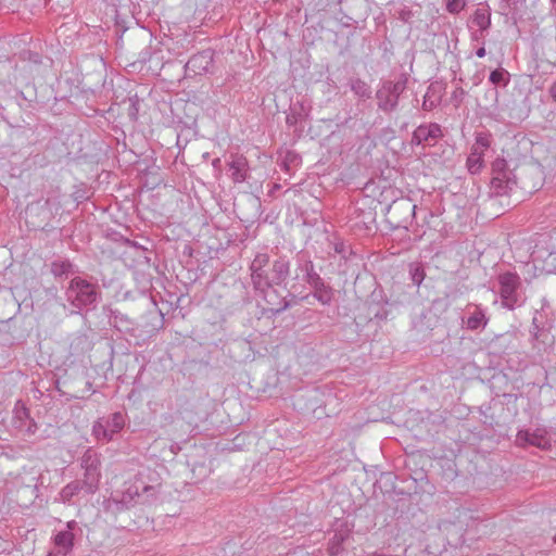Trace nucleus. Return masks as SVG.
<instances>
[{
    "mask_svg": "<svg viewBox=\"0 0 556 556\" xmlns=\"http://www.w3.org/2000/svg\"><path fill=\"white\" fill-rule=\"evenodd\" d=\"M160 485L156 472L148 467L142 468L131 481L126 483L121 497L115 502L125 508L138 503H149L155 496L156 488Z\"/></svg>",
    "mask_w": 556,
    "mask_h": 556,
    "instance_id": "1",
    "label": "nucleus"
},
{
    "mask_svg": "<svg viewBox=\"0 0 556 556\" xmlns=\"http://www.w3.org/2000/svg\"><path fill=\"white\" fill-rule=\"evenodd\" d=\"M546 306L547 301L543 300L541 311H535L529 328L531 351L535 356L548 354L555 344V337L552 334L553 321L543 316Z\"/></svg>",
    "mask_w": 556,
    "mask_h": 556,
    "instance_id": "2",
    "label": "nucleus"
},
{
    "mask_svg": "<svg viewBox=\"0 0 556 556\" xmlns=\"http://www.w3.org/2000/svg\"><path fill=\"white\" fill-rule=\"evenodd\" d=\"M65 296L67 302L76 308L75 313H79L84 308H96L101 300L98 285L81 277L71 279L65 290Z\"/></svg>",
    "mask_w": 556,
    "mask_h": 556,
    "instance_id": "3",
    "label": "nucleus"
},
{
    "mask_svg": "<svg viewBox=\"0 0 556 556\" xmlns=\"http://www.w3.org/2000/svg\"><path fill=\"white\" fill-rule=\"evenodd\" d=\"M497 285L503 307L514 311L525 305L527 296L523 292L521 278L517 273L505 271L500 274Z\"/></svg>",
    "mask_w": 556,
    "mask_h": 556,
    "instance_id": "4",
    "label": "nucleus"
},
{
    "mask_svg": "<svg viewBox=\"0 0 556 556\" xmlns=\"http://www.w3.org/2000/svg\"><path fill=\"white\" fill-rule=\"evenodd\" d=\"M491 175V191L494 195H507L517 185L516 175L504 157H496L492 162Z\"/></svg>",
    "mask_w": 556,
    "mask_h": 556,
    "instance_id": "5",
    "label": "nucleus"
},
{
    "mask_svg": "<svg viewBox=\"0 0 556 556\" xmlns=\"http://www.w3.org/2000/svg\"><path fill=\"white\" fill-rule=\"evenodd\" d=\"M80 467L84 469V477L79 481L85 485V493L94 494L101 479L100 454L92 448H87L80 457Z\"/></svg>",
    "mask_w": 556,
    "mask_h": 556,
    "instance_id": "6",
    "label": "nucleus"
},
{
    "mask_svg": "<svg viewBox=\"0 0 556 556\" xmlns=\"http://www.w3.org/2000/svg\"><path fill=\"white\" fill-rule=\"evenodd\" d=\"M276 287L278 286L269 283L268 280H265L263 277L257 279L255 288H253L256 294L265 301L267 309L275 315L285 312L291 305L287 298L279 293Z\"/></svg>",
    "mask_w": 556,
    "mask_h": 556,
    "instance_id": "7",
    "label": "nucleus"
},
{
    "mask_svg": "<svg viewBox=\"0 0 556 556\" xmlns=\"http://www.w3.org/2000/svg\"><path fill=\"white\" fill-rule=\"evenodd\" d=\"M308 401L312 403V412L317 418L329 417L334 414L338 406V399L330 389H314L309 392Z\"/></svg>",
    "mask_w": 556,
    "mask_h": 556,
    "instance_id": "8",
    "label": "nucleus"
},
{
    "mask_svg": "<svg viewBox=\"0 0 556 556\" xmlns=\"http://www.w3.org/2000/svg\"><path fill=\"white\" fill-rule=\"evenodd\" d=\"M443 136L441 126L437 123L419 125L413 132L410 143L413 146L432 144Z\"/></svg>",
    "mask_w": 556,
    "mask_h": 556,
    "instance_id": "9",
    "label": "nucleus"
},
{
    "mask_svg": "<svg viewBox=\"0 0 556 556\" xmlns=\"http://www.w3.org/2000/svg\"><path fill=\"white\" fill-rule=\"evenodd\" d=\"M250 277L253 288L258 278L270 279V255L268 252H257L250 264Z\"/></svg>",
    "mask_w": 556,
    "mask_h": 556,
    "instance_id": "10",
    "label": "nucleus"
},
{
    "mask_svg": "<svg viewBox=\"0 0 556 556\" xmlns=\"http://www.w3.org/2000/svg\"><path fill=\"white\" fill-rule=\"evenodd\" d=\"M291 274V263L286 255H279L275 260H270V279L269 283L277 286H287V280Z\"/></svg>",
    "mask_w": 556,
    "mask_h": 556,
    "instance_id": "11",
    "label": "nucleus"
},
{
    "mask_svg": "<svg viewBox=\"0 0 556 556\" xmlns=\"http://www.w3.org/2000/svg\"><path fill=\"white\" fill-rule=\"evenodd\" d=\"M214 52L211 49L203 50L192 55L186 64V71L193 75H203L213 66Z\"/></svg>",
    "mask_w": 556,
    "mask_h": 556,
    "instance_id": "12",
    "label": "nucleus"
},
{
    "mask_svg": "<svg viewBox=\"0 0 556 556\" xmlns=\"http://www.w3.org/2000/svg\"><path fill=\"white\" fill-rule=\"evenodd\" d=\"M296 276L295 279L302 274V279L311 286L320 278V275L315 270V265L306 252H299L295 257Z\"/></svg>",
    "mask_w": 556,
    "mask_h": 556,
    "instance_id": "13",
    "label": "nucleus"
},
{
    "mask_svg": "<svg viewBox=\"0 0 556 556\" xmlns=\"http://www.w3.org/2000/svg\"><path fill=\"white\" fill-rule=\"evenodd\" d=\"M378 295L374 292L371 294V300L368 303V315L370 317V321L375 320L378 325L386 321L391 314V303L388 299H383L381 294H379L380 299H377Z\"/></svg>",
    "mask_w": 556,
    "mask_h": 556,
    "instance_id": "14",
    "label": "nucleus"
},
{
    "mask_svg": "<svg viewBox=\"0 0 556 556\" xmlns=\"http://www.w3.org/2000/svg\"><path fill=\"white\" fill-rule=\"evenodd\" d=\"M14 427L28 435L37 431V424L30 417L29 409L21 401L14 407Z\"/></svg>",
    "mask_w": 556,
    "mask_h": 556,
    "instance_id": "15",
    "label": "nucleus"
},
{
    "mask_svg": "<svg viewBox=\"0 0 556 556\" xmlns=\"http://www.w3.org/2000/svg\"><path fill=\"white\" fill-rule=\"evenodd\" d=\"M517 340V332L506 331L495 336L490 342V348L494 354H510L516 351Z\"/></svg>",
    "mask_w": 556,
    "mask_h": 556,
    "instance_id": "16",
    "label": "nucleus"
},
{
    "mask_svg": "<svg viewBox=\"0 0 556 556\" xmlns=\"http://www.w3.org/2000/svg\"><path fill=\"white\" fill-rule=\"evenodd\" d=\"M50 274L56 281H64L76 273V266L64 257H56L49 264Z\"/></svg>",
    "mask_w": 556,
    "mask_h": 556,
    "instance_id": "17",
    "label": "nucleus"
},
{
    "mask_svg": "<svg viewBox=\"0 0 556 556\" xmlns=\"http://www.w3.org/2000/svg\"><path fill=\"white\" fill-rule=\"evenodd\" d=\"M228 163L230 177L235 184H241L247 179L248 160L243 155L232 154Z\"/></svg>",
    "mask_w": 556,
    "mask_h": 556,
    "instance_id": "18",
    "label": "nucleus"
},
{
    "mask_svg": "<svg viewBox=\"0 0 556 556\" xmlns=\"http://www.w3.org/2000/svg\"><path fill=\"white\" fill-rule=\"evenodd\" d=\"M376 98L378 109L386 113L394 111L399 104L397 98L390 91V87H387L383 83L376 91Z\"/></svg>",
    "mask_w": 556,
    "mask_h": 556,
    "instance_id": "19",
    "label": "nucleus"
},
{
    "mask_svg": "<svg viewBox=\"0 0 556 556\" xmlns=\"http://www.w3.org/2000/svg\"><path fill=\"white\" fill-rule=\"evenodd\" d=\"M54 545L56 553H50L49 556H65L70 553L74 545V534L70 530L60 531L54 536Z\"/></svg>",
    "mask_w": 556,
    "mask_h": 556,
    "instance_id": "20",
    "label": "nucleus"
},
{
    "mask_svg": "<svg viewBox=\"0 0 556 556\" xmlns=\"http://www.w3.org/2000/svg\"><path fill=\"white\" fill-rule=\"evenodd\" d=\"M313 289V296L323 305H329L334 296L333 289L320 277L309 286Z\"/></svg>",
    "mask_w": 556,
    "mask_h": 556,
    "instance_id": "21",
    "label": "nucleus"
},
{
    "mask_svg": "<svg viewBox=\"0 0 556 556\" xmlns=\"http://www.w3.org/2000/svg\"><path fill=\"white\" fill-rule=\"evenodd\" d=\"M488 321L489 318L485 316L484 311L480 306L473 305V312L469 314L464 324L469 330H478L483 329L488 325Z\"/></svg>",
    "mask_w": 556,
    "mask_h": 556,
    "instance_id": "22",
    "label": "nucleus"
},
{
    "mask_svg": "<svg viewBox=\"0 0 556 556\" xmlns=\"http://www.w3.org/2000/svg\"><path fill=\"white\" fill-rule=\"evenodd\" d=\"M308 115V111L304 106L303 102H295L290 105L289 113L286 117L288 126H296L302 123Z\"/></svg>",
    "mask_w": 556,
    "mask_h": 556,
    "instance_id": "23",
    "label": "nucleus"
},
{
    "mask_svg": "<svg viewBox=\"0 0 556 556\" xmlns=\"http://www.w3.org/2000/svg\"><path fill=\"white\" fill-rule=\"evenodd\" d=\"M416 205L413 204L410 201L408 200H402L400 202H393L392 205H390L389 207V212L390 214H396V213H404L406 214V217L401 222L403 224L404 227H406L405 224L408 223V220H412L414 217H415V210H416Z\"/></svg>",
    "mask_w": 556,
    "mask_h": 556,
    "instance_id": "24",
    "label": "nucleus"
},
{
    "mask_svg": "<svg viewBox=\"0 0 556 556\" xmlns=\"http://www.w3.org/2000/svg\"><path fill=\"white\" fill-rule=\"evenodd\" d=\"M471 22L480 30L486 31L491 27V10L488 5L479 7L473 12Z\"/></svg>",
    "mask_w": 556,
    "mask_h": 556,
    "instance_id": "25",
    "label": "nucleus"
},
{
    "mask_svg": "<svg viewBox=\"0 0 556 556\" xmlns=\"http://www.w3.org/2000/svg\"><path fill=\"white\" fill-rule=\"evenodd\" d=\"M349 538L348 531H336L332 538L329 539L327 545V553L329 556H338L343 551V543Z\"/></svg>",
    "mask_w": 556,
    "mask_h": 556,
    "instance_id": "26",
    "label": "nucleus"
},
{
    "mask_svg": "<svg viewBox=\"0 0 556 556\" xmlns=\"http://www.w3.org/2000/svg\"><path fill=\"white\" fill-rule=\"evenodd\" d=\"M85 492V485L79 480H74L67 483L59 493L62 503H68L79 492Z\"/></svg>",
    "mask_w": 556,
    "mask_h": 556,
    "instance_id": "27",
    "label": "nucleus"
},
{
    "mask_svg": "<svg viewBox=\"0 0 556 556\" xmlns=\"http://www.w3.org/2000/svg\"><path fill=\"white\" fill-rule=\"evenodd\" d=\"M91 348V342L89 341V338L85 333H78L76 334L71 343L70 349L71 353L73 355H80L84 354L86 351H88Z\"/></svg>",
    "mask_w": 556,
    "mask_h": 556,
    "instance_id": "28",
    "label": "nucleus"
},
{
    "mask_svg": "<svg viewBox=\"0 0 556 556\" xmlns=\"http://www.w3.org/2000/svg\"><path fill=\"white\" fill-rule=\"evenodd\" d=\"M483 156L482 151L471 150L466 161V166L470 174L476 175L481 172L484 165Z\"/></svg>",
    "mask_w": 556,
    "mask_h": 556,
    "instance_id": "29",
    "label": "nucleus"
},
{
    "mask_svg": "<svg viewBox=\"0 0 556 556\" xmlns=\"http://www.w3.org/2000/svg\"><path fill=\"white\" fill-rule=\"evenodd\" d=\"M103 421L112 439L114 434L118 433L124 428L125 425L124 415L121 412L113 413L106 419L103 418Z\"/></svg>",
    "mask_w": 556,
    "mask_h": 556,
    "instance_id": "30",
    "label": "nucleus"
},
{
    "mask_svg": "<svg viewBox=\"0 0 556 556\" xmlns=\"http://www.w3.org/2000/svg\"><path fill=\"white\" fill-rule=\"evenodd\" d=\"M350 87L354 94L359 99L366 100L371 98V88L365 80L361 78H352L350 80Z\"/></svg>",
    "mask_w": 556,
    "mask_h": 556,
    "instance_id": "31",
    "label": "nucleus"
},
{
    "mask_svg": "<svg viewBox=\"0 0 556 556\" xmlns=\"http://www.w3.org/2000/svg\"><path fill=\"white\" fill-rule=\"evenodd\" d=\"M408 274L413 285L419 287L426 278L425 265L419 261L410 262Z\"/></svg>",
    "mask_w": 556,
    "mask_h": 556,
    "instance_id": "32",
    "label": "nucleus"
},
{
    "mask_svg": "<svg viewBox=\"0 0 556 556\" xmlns=\"http://www.w3.org/2000/svg\"><path fill=\"white\" fill-rule=\"evenodd\" d=\"M110 324L121 332H129L130 330H132L131 320L126 315L119 312L112 313Z\"/></svg>",
    "mask_w": 556,
    "mask_h": 556,
    "instance_id": "33",
    "label": "nucleus"
},
{
    "mask_svg": "<svg viewBox=\"0 0 556 556\" xmlns=\"http://www.w3.org/2000/svg\"><path fill=\"white\" fill-rule=\"evenodd\" d=\"M441 97L435 94V86L430 85L424 97L422 109L425 111H431L440 104Z\"/></svg>",
    "mask_w": 556,
    "mask_h": 556,
    "instance_id": "34",
    "label": "nucleus"
},
{
    "mask_svg": "<svg viewBox=\"0 0 556 556\" xmlns=\"http://www.w3.org/2000/svg\"><path fill=\"white\" fill-rule=\"evenodd\" d=\"M489 81L495 86L506 87L509 83V73L503 67H498L490 73Z\"/></svg>",
    "mask_w": 556,
    "mask_h": 556,
    "instance_id": "35",
    "label": "nucleus"
},
{
    "mask_svg": "<svg viewBox=\"0 0 556 556\" xmlns=\"http://www.w3.org/2000/svg\"><path fill=\"white\" fill-rule=\"evenodd\" d=\"M408 78L405 74H402L396 81L386 80L383 84L390 87V91L399 99L400 96L405 91L407 87Z\"/></svg>",
    "mask_w": 556,
    "mask_h": 556,
    "instance_id": "36",
    "label": "nucleus"
},
{
    "mask_svg": "<svg viewBox=\"0 0 556 556\" xmlns=\"http://www.w3.org/2000/svg\"><path fill=\"white\" fill-rule=\"evenodd\" d=\"M540 440H541V437L535 434V433H531L529 432L528 430H520L518 431L517 435H516V441L521 445V446H525V445H533V446H539L540 445Z\"/></svg>",
    "mask_w": 556,
    "mask_h": 556,
    "instance_id": "37",
    "label": "nucleus"
},
{
    "mask_svg": "<svg viewBox=\"0 0 556 556\" xmlns=\"http://www.w3.org/2000/svg\"><path fill=\"white\" fill-rule=\"evenodd\" d=\"M300 163L301 156L294 151H288L281 162V168L290 173L291 168L298 166Z\"/></svg>",
    "mask_w": 556,
    "mask_h": 556,
    "instance_id": "38",
    "label": "nucleus"
},
{
    "mask_svg": "<svg viewBox=\"0 0 556 556\" xmlns=\"http://www.w3.org/2000/svg\"><path fill=\"white\" fill-rule=\"evenodd\" d=\"M92 433L98 440L103 441H111L112 438L109 433V430H106L105 424L103 421V418L97 420L92 426Z\"/></svg>",
    "mask_w": 556,
    "mask_h": 556,
    "instance_id": "39",
    "label": "nucleus"
},
{
    "mask_svg": "<svg viewBox=\"0 0 556 556\" xmlns=\"http://www.w3.org/2000/svg\"><path fill=\"white\" fill-rule=\"evenodd\" d=\"M491 146V135L485 132H479L476 136L475 143L471 150L484 151Z\"/></svg>",
    "mask_w": 556,
    "mask_h": 556,
    "instance_id": "40",
    "label": "nucleus"
},
{
    "mask_svg": "<svg viewBox=\"0 0 556 556\" xmlns=\"http://www.w3.org/2000/svg\"><path fill=\"white\" fill-rule=\"evenodd\" d=\"M129 106L127 110V115L130 121L136 122L138 119L139 110H140V100L137 94L128 98Z\"/></svg>",
    "mask_w": 556,
    "mask_h": 556,
    "instance_id": "41",
    "label": "nucleus"
},
{
    "mask_svg": "<svg viewBox=\"0 0 556 556\" xmlns=\"http://www.w3.org/2000/svg\"><path fill=\"white\" fill-rule=\"evenodd\" d=\"M466 7V0H447L446 10L452 14H457Z\"/></svg>",
    "mask_w": 556,
    "mask_h": 556,
    "instance_id": "42",
    "label": "nucleus"
},
{
    "mask_svg": "<svg viewBox=\"0 0 556 556\" xmlns=\"http://www.w3.org/2000/svg\"><path fill=\"white\" fill-rule=\"evenodd\" d=\"M466 93L467 92L462 87L455 88V90L452 92L451 100L456 108L463 103Z\"/></svg>",
    "mask_w": 556,
    "mask_h": 556,
    "instance_id": "43",
    "label": "nucleus"
},
{
    "mask_svg": "<svg viewBox=\"0 0 556 556\" xmlns=\"http://www.w3.org/2000/svg\"><path fill=\"white\" fill-rule=\"evenodd\" d=\"M485 97L492 101V106L498 103V91L496 88H491L485 92Z\"/></svg>",
    "mask_w": 556,
    "mask_h": 556,
    "instance_id": "44",
    "label": "nucleus"
},
{
    "mask_svg": "<svg viewBox=\"0 0 556 556\" xmlns=\"http://www.w3.org/2000/svg\"><path fill=\"white\" fill-rule=\"evenodd\" d=\"M178 413L182 419L187 420L188 424H193L195 421L192 410H189L188 407L184 412L179 409Z\"/></svg>",
    "mask_w": 556,
    "mask_h": 556,
    "instance_id": "45",
    "label": "nucleus"
},
{
    "mask_svg": "<svg viewBox=\"0 0 556 556\" xmlns=\"http://www.w3.org/2000/svg\"><path fill=\"white\" fill-rule=\"evenodd\" d=\"M471 37H472V40L481 41L482 45H484V31L480 30L479 28H478V30L472 33Z\"/></svg>",
    "mask_w": 556,
    "mask_h": 556,
    "instance_id": "46",
    "label": "nucleus"
},
{
    "mask_svg": "<svg viewBox=\"0 0 556 556\" xmlns=\"http://www.w3.org/2000/svg\"><path fill=\"white\" fill-rule=\"evenodd\" d=\"M412 15L413 13L410 10H402L400 12V20L407 23L410 20Z\"/></svg>",
    "mask_w": 556,
    "mask_h": 556,
    "instance_id": "47",
    "label": "nucleus"
},
{
    "mask_svg": "<svg viewBox=\"0 0 556 556\" xmlns=\"http://www.w3.org/2000/svg\"><path fill=\"white\" fill-rule=\"evenodd\" d=\"M476 55L478 58H483L485 55V48H484L483 45L480 48L477 49Z\"/></svg>",
    "mask_w": 556,
    "mask_h": 556,
    "instance_id": "48",
    "label": "nucleus"
},
{
    "mask_svg": "<svg viewBox=\"0 0 556 556\" xmlns=\"http://www.w3.org/2000/svg\"><path fill=\"white\" fill-rule=\"evenodd\" d=\"M549 94L553 100L556 102V81L549 88Z\"/></svg>",
    "mask_w": 556,
    "mask_h": 556,
    "instance_id": "49",
    "label": "nucleus"
},
{
    "mask_svg": "<svg viewBox=\"0 0 556 556\" xmlns=\"http://www.w3.org/2000/svg\"><path fill=\"white\" fill-rule=\"evenodd\" d=\"M212 165H213V167H214V168H216V169H218V170H219V169H220V166H222V161H220V159H219V157L214 159V160L212 161Z\"/></svg>",
    "mask_w": 556,
    "mask_h": 556,
    "instance_id": "50",
    "label": "nucleus"
},
{
    "mask_svg": "<svg viewBox=\"0 0 556 556\" xmlns=\"http://www.w3.org/2000/svg\"><path fill=\"white\" fill-rule=\"evenodd\" d=\"M334 251H336L337 253H342V252L344 251V244H343V243H337V244L334 245Z\"/></svg>",
    "mask_w": 556,
    "mask_h": 556,
    "instance_id": "51",
    "label": "nucleus"
},
{
    "mask_svg": "<svg viewBox=\"0 0 556 556\" xmlns=\"http://www.w3.org/2000/svg\"><path fill=\"white\" fill-rule=\"evenodd\" d=\"M67 530L72 531L76 527V522L74 520L67 522Z\"/></svg>",
    "mask_w": 556,
    "mask_h": 556,
    "instance_id": "52",
    "label": "nucleus"
},
{
    "mask_svg": "<svg viewBox=\"0 0 556 556\" xmlns=\"http://www.w3.org/2000/svg\"><path fill=\"white\" fill-rule=\"evenodd\" d=\"M367 556H387V555L383 553L374 552V553L368 554Z\"/></svg>",
    "mask_w": 556,
    "mask_h": 556,
    "instance_id": "53",
    "label": "nucleus"
},
{
    "mask_svg": "<svg viewBox=\"0 0 556 556\" xmlns=\"http://www.w3.org/2000/svg\"><path fill=\"white\" fill-rule=\"evenodd\" d=\"M184 404L187 405V406H191V404H190V402L188 400H185Z\"/></svg>",
    "mask_w": 556,
    "mask_h": 556,
    "instance_id": "54",
    "label": "nucleus"
},
{
    "mask_svg": "<svg viewBox=\"0 0 556 556\" xmlns=\"http://www.w3.org/2000/svg\"><path fill=\"white\" fill-rule=\"evenodd\" d=\"M279 188H280V186H279V185H277V184L274 186V190H277V189H279Z\"/></svg>",
    "mask_w": 556,
    "mask_h": 556,
    "instance_id": "55",
    "label": "nucleus"
},
{
    "mask_svg": "<svg viewBox=\"0 0 556 556\" xmlns=\"http://www.w3.org/2000/svg\"><path fill=\"white\" fill-rule=\"evenodd\" d=\"M552 540L556 544V534L552 538Z\"/></svg>",
    "mask_w": 556,
    "mask_h": 556,
    "instance_id": "56",
    "label": "nucleus"
}]
</instances>
